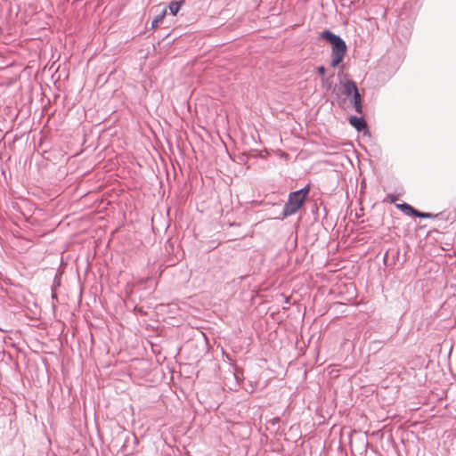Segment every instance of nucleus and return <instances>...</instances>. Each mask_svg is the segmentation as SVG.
<instances>
[{
    "label": "nucleus",
    "mask_w": 456,
    "mask_h": 456,
    "mask_svg": "<svg viewBox=\"0 0 456 456\" xmlns=\"http://www.w3.org/2000/svg\"><path fill=\"white\" fill-rule=\"evenodd\" d=\"M322 37L328 41L332 46L331 66L336 68L343 61L345 58L347 49L346 45L342 38L333 34L330 30H324L322 33Z\"/></svg>",
    "instance_id": "nucleus-1"
},
{
    "label": "nucleus",
    "mask_w": 456,
    "mask_h": 456,
    "mask_svg": "<svg viewBox=\"0 0 456 456\" xmlns=\"http://www.w3.org/2000/svg\"><path fill=\"white\" fill-rule=\"evenodd\" d=\"M309 191L310 186L306 185L305 188L299 191L291 192L289 195V200L284 206L282 216L286 217L297 212L304 205Z\"/></svg>",
    "instance_id": "nucleus-2"
},
{
    "label": "nucleus",
    "mask_w": 456,
    "mask_h": 456,
    "mask_svg": "<svg viewBox=\"0 0 456 456\" xmlns=\"http://www.w3.org/2000/svg\"><path fill=\"white\" fill-rule=\"evenodd\" d=\"M397 208H399L402 211H403L406 215L410 216H415L420 218H431L434 217V216L430 213H424L419 212L417 209L413 208L411 206L403 203L397 205Z\"/></svg>",
    "instance_id": "nucleus-3"
},
{
    "label": "nucleus",
    "mask_w": 456,
    "mask_h": 456,
    "mask_svg": "<svg viewBox=\"0 0 456 456\" xmlns=\"http://www.w3.org/2000/svg\"><path fill=\"white\" fill-rule=\"evenodd\" d=\"M343 89H344V94H346L347 96L348 95H356V97L358 96V88L355 85V83L352 80H346V82L343 83Z\"/></svg>",
    "instance_id": "nucleus-4"
},
{
    "label": "nucleus",
    "mask_w": 456,
    "mask_h": 456,
    "mask_svg": "<svg viewBox=\"0 0 456 456\" xmlns=\"http://www.w3.org/2000/svg\"><path fill=\"white\" fill-rule=\"evenodd\" d=\"M349 123L357 130L362 131L367 128V125L363 118L358 117H351Z\"/></svg>",
    "instance_id": "nucleus-5"
},
{
    "label": "nucleus",
    "mask_w": 456,
    "mask_h": 456,
    "mask_svg": "<svg viewBox=\"0 0 456 456\" xmlns=\"http://www.w3.org/2000/svg\"><path fill=\"white\" fill-rule=\"evenodd\" d=\"M167 14V9L163 8L159 15H157L151 22V28L154 29L158 28L159 24L163 20Z\"/></svg>",
    "instance_id": "nucleus-6"
},
{
    "label": "nucleus",
    "mask_w": 456,
    "mask_h": 456,
    "mask_svg": "<svg viewBox=\"0 0 456 456\" xmlns=\"http://www.w3.org/2000/svg\"><path fill=\"white\" fill-rule=\"evenodd\" d=\"M184 1H172L169 4V10L173 15H176Z\"/></svg>",
    "instance_id": "nucleus-7"
},
{
    "label": "nucleus",
    "mask_w": 456,
    "mask_h": 456,
    "mask_svg": "<svg viewBox=\"0 0 456 456\" xmlns=\"http://www.w3.org/2000/svg\"><path fill=\"white\" fill-rule=\"evenodd\" d=\"M352 102L354 103V107L355 110L358 113H362V104L361 95L359 93H358L357 97L355 94L353 95Z\"/></svg>",
    "instance_id": "nucleus-8"
},
{
    "label": "nucleus",
    "mask_w": 456,
    "mask_h": 456,
    "mask_svg": "<svg viewBox=\"0 0 456 456\" xmlns=\"http://www.w3.org/2000/svg\"><path fill=\"white\" fill-rule=\"evenodd\" d=\"M317 72L322 77V78L324 79V75H325V72H326V69L323 66H319L317 68Z\"/></svg>",
    "instance_id": "nucleus-9"
},
{
    "label": "nucleus",
    "mask_w": 456,
    "mask_h": 456,
    "mask_svg": "<svg viewBox=\"0 0 456 456\" xmlns=\"http://www.w3.org/2000/svg\"><path fill=\"white\" fill-rule=\"evenodd\" d=\"M390 198H391V202H394L395 200V197L390 196Z\"/></svg>",
    "instance_id": "nucleus-10"
}]
</instances>
